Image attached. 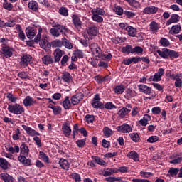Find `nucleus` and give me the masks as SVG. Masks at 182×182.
Returning a JSON list of instances; mask_svg holds the SVG:
<instances>
[{
    "label": "nucleus",
    "instance_id": "obj_1",
    "mask_svg": "<svg viewBox=\"0 0 182 182\" xmlns=\"http://www.w3.org/2000/svg\"><path fill=\"white\" fill-rule=\"evenodd\" d=\"M70 32L69 28H66V26H62L60 24H54L53 25V28H50V33L55 38H59L60 36V33H63L66 36L68 33Z\"/></svg>",
    "mask_w": 182,
    "mask_h": 182
},
{
    "label": "nucleus",
    "instance_id": "obj_2",
    "mask_svg": "<svg viewBox=\"0 0 182 182\" xmlns=\"http://www.w3.org/2000/svg\"><path fill=\"white\" fill-rule=\"evenodd\" d=\"M21 156H18V160L25 166H31V159H26L29 154V149L25 143H23L21 147Z\"/></svg>",
    "mask_w": 182,
    "mask_h": 182
},
{
    "label": "nucleus",
    "instance_id": "obj_3",
    "mask_svg": "<svg viewBox=\"0 0 182 182\" xmlns=\"http://www.w3.org/2000/svg\"><path fill=\"white\" fill-rule=\"evenodd\" d=\"M42 28L39 27L38 28V33L37 34L36 37L34 38V42L36 43H38V42H40V46L42 49H45L46 48V43H48V38L46 36H42ZM41 36H42V38L41 40Z\"/></svg>",
    "mask_w": 182,
    "mask_h": 182
},
{
    "label": "nucleus",
    "instance_id": "obj_4",
    "mask_svg": "<svg viewBox=\"0 0 182 182\" xmlns=\"http://www.w3.org/2000/svg\"><path fill=\"white\" fill-rule=\"evenodd\" d=\"M8 110L10 113H14V114H22L25 112L23 107L18 104L9 105Z\"/></svg>",
    "mask_w": 182,
    "mask_h": 182
},
{
    "label": "nucleus",
    "instance_id": "obj_5",
    "mask_svg": "<svg viewBox=\"0 0 182 182\" xmlns=\"http://www.w3.org/2000/svg\"><path fill=\"white\" fill-rule=\"evenodd\" d=\"M92 106L94 109H103V103L100 102L99 94L95 95L92 99Z\"/></svg>",
    "mask_w": 182,
    "mask_h": 182
},
{
    "label": "nucleus",
    "instance_id": "obj_6",
    "mask_svg": "<svg viewBox=\"0 0 182 182\" xmlns=\"http://www.w3.org/2000/svg\"><path fill=\"white\" fill-rule=\"evenodd\" d=\"M70 122L66 121L64 122L62 127V130L64 136L66 137H68V136H70L72 133V129H70Z\"/></svg>",
    "mask_w": 182,
    "mask_h": 182
},
{
    "label": "nucleus",
    "instance_id": "obj_7",
    "mask_svg": "<svg viewBox=\"0 0 182 182\" xmlns=\"http://www.w3.org/2000/svg\"><path fill=\"white\" fill-rule=\"evenodd\" d=\"M83 94L82 93H77L75 95H73L71 97V104L73 105V106L76 105H79L80 102H82V100H83Z\"/></svg>",
    "mask_w": 182,
    "mask_h": 182
},
{
    "label": "nucleus",
    "instance_id": "obj_8",
    "mask_svg": "<svg viewBox=\"0 0 182 182\" xmlns=\"http://www.w3.org/2000/svg\"><path fill=\"white\" fill-rule=\"evenodd\" d=\"M117 132L120 133H130L132 132V127L130 125L124 124L117 127Z\"/></svg>",
    "mask_w": 182,
    "mask_h": 182
},
{
    "label": "nucleus",
    "instance_id": "obj_9",
    "mask_svg": "<svg viewBox=\"0 0 182 182\" xmlns=\"http://www.w3.org/2000/svg\"><path fill=\"white\" fill-rule=\"evenodd\" d=\"M31 63H32V56H31V55H24L21 58L20 65L21 66H28V64Z\"/></svg>",
    "mask_w": 182,
    "mask_h": 182
},
{
    "label": "nucleus",
    "instance_id": "obj_10",
    "mask_svg": "<svg viewBox=\"0 0 182 182\" xmlns=\"http://www.w3.org/2000/svg\"><path fill=\"white\" fill-rule=\"evenodd\" d=\"M90 49H91V52H92L93 55H95L96 56L100 55V53L102 52V49H100L99 48V46L95 43H93L90 45Z\"/></svg>",
    "mask_w": 182,
    "mask_h": 182
},
{
    "label": "nucleus",
    "instance_id": "obj_11",
    "mask_svg": "<svg viewBox=\"0 0 182 182\" xmlns=\"http://www.w3.org/2000/svg\"><path fill=\"white\" fill-rule=\"evenodd\" d=\"M158 11H159V8L154 6L146 7L144 9V12L145 14H147V15H151V14H157Z\"/></svg>",
    "mask_w": 182,
    "mask_h": 182
},
{
    "label": "nucleus",
    "instance_id": "obj_12",
    "mask_svg": "<svg viewBox=\"0 0 182 182\" xmlns=\"http://www.w3.org/2000/svg\"><path fill=\"white\" fill-rule=\"evenodd\" d=\"M28 6L29 9L33 11V12H38L39 9V5L38 4V2L33 0L28 2Z\"/></svg>",
    "mask_w": 182,
    "mask_h": 182
},
{
    "label": "nucleus",
    "instance_id": "obj_13",
    "mask_svg": "<svg viewBox=\"0 0 182 182\" xmlns=\"http://www.w3.org/2000/svg\"><path fill=\"white\" fill-rule=\"evenodd\" d=\"M139 92L145 93V95H150L151 93V88L145 85H139L138 86Z\"/></svg>",
    "mask_w": 182,
    "mask_h": 182
},
{
    "label": "nucleus",
    "instance_id": "obj_14",
    "mask_svg": "<svg viewBox=\"0 0 182 182\" xmlns=\"http://www.w3.org/2000/svg\"><path fill=\"white\" fill-rule=\"evenodd\" d=\"M26 33L28 39H33L36 35V30L35 28H28L26 29Z\"/></svg>",
    "mask_w": 182,
    "mask_h": 182
},
{
    "label": "nucleus",
    "instance_id": "obj_15",
    "mask_svg": "<svg viewBox=\"0 0 182 182\" xmlns=\"http://www.w3.org/2000/svg\"><path fill=\"white\" fill-rule=\"evenodd\" d=\"M23 129L27 132L28 134H30V136H39V132L35 131L32 128L26 126V125H22Z\"/></svg>",
    "mask_w": 182,
    "mask_h": 182
},
{
    "label": "nucleus",
    "instance_id": "obj_16",
    "mask_svg": "<svg viewBox=\"0 0 182 182\" xmlns=\"http://www.w3.org/2000/svg\"><path fill=\"white\" fill-rule=\"evenodd\" d=\"M87 32L90 36H96L98 32L97 27L95 26H91L88 27Z\"/></svg>",
    "mask_w": 182,
    "mask_h": 182
},
{
    "label": "nucleus",
    "instance_id": "obj_17",
    "mask_svg": "<svg viewBox=\"0 0 182 182\" xmlns=\"http://www.w3.org/2000/svg\"><path fill=\"white\" fill-rule=\"evenodd\" d=\"M180 21V16L177 14H172L170 19L167 21L166 25H171V23H177Z\"/></svg>",
    "mask_w": 182,
    "mask_h": 182
},
{
    "label": "nucleus",
    "instance_id": "obj_18",
    "mask_svg": "<svg viewBox=\"0 0 182 182\" xmlns=\"http://www.w3.org/2000/svg\"><path fill=\"white\" fill-rule=\"evenodd\" d=\"M126 31L128 32V35L132 38H134L137 33V29L131 26L126 27Z\"/></svg>",
    "mask_w": 182,
    "mask_h": 182
},
{
    "label": "nucleus",
    "instance_id": "obj_19",
    "mask_svg": "<svg viewBox=\"0 0 182 182\" xmlns=\"http://www.w3.org/2000/svg\"><path fill=\"white\" fill-rule=\"evenodd\" d=\"M158 55L163 58L164 59H167L169 55V50L167 48H163L162 50H157Z\"/></svg>",
    "mask_w": 182,
    "mask_h": 182
},
{
    "label": "nucleus",
    "instance_id": "obj_20",
    "mask_svg": "<svg viewBox=\"0 0 182 182\" xmlns=\"http://www.w3.org/2000/svg\"><path fill=\"white\" fill-rule=\"evenodd\" d=\"M150 120H151V117L149 114H145L144 118L139 121V124H141V126H147Z\"/></svg>",
    "mask_w": 182,
    "mask_h": 182
},
{
    "label": "nucleus",
    "instance_id": "obj_21",
    "mask_svg": "<svg viewBox=\"0 0 182 182\" xmlns=\"http://www.w3.org/2000/svg\"><path fill=\"white\" fill-rule=\"evenodd\" d=\"M42 62L44 65H52L55 61L50 55H45L42 58Z\"/></svg>",
    "mask_w": 182,
    "mask_h": 182
},
{
    "label": "nucleus",
    "instance_id": "obj_22",
    "mask_svg": "<svg viewBox=\"0 0 182 182\" xmlns=\"http://www.w3.org/2000/svg\"><path fill=\"white\" fill-rule=\"evenodd\" d=\"M59 164L63 170H69V162L65 159H60Z\"/></svg>",
    "mask_w": 182,
    "mask_h": 182
},
{
    "label": "nucleus",
    "instance_id": "obj_23",
    "mask_svg": "<svg viewBox=\"0 0 182 182\" xmlns=\"http://www.w3.org/2000/svg\"><path fill=\"white\" fill-rule=\"evenodd\" d=\"M91 14L92 15H100L101 16H103V15H105V10L99 7H97L91 11Z\"/></svg>",
    "mask_w": 182,
    "mask_h": 182
},
{
    "label": "nucleus",
    "instance_id": "obj_24",
    "mask_svg": "<svg viewBox=\"0 0 182 182\" xmlns=\"http://www.w3.org/2000/svg\"><path fill=\"white\" fill-rule=\"evenodd\" d=\"M62 50L59 48L54 51V62H59L62 58Z\"/></svg>",
    "mask_w": 182,
    "mask_h": 182
},
{
    "label": "nucleus",
    "instance_id": "obj_25",
    "mask_svg": "<svg viewBox=\"0 0 182 182\" xmlns=\"http://www.w3.org/2000/svg\"><path fill=\"white\" fill-rule=\"evenodd\" d=\"M61 79H63L64 82H66V83H69L70 80H72V75H70V73L68 72H64L62 73Z\"/></svg>",
    "mask_w": 182,
    "mask_h": 182
},
{
    "label": "nucleus",
    "instance_id": "obj_26",
    "mask_svg": "<svg viewBox=\"0 0 182 182\" xmlns=\"http://www.w3.org/2000/svg\"><path fill=\"white\" fill-rule=\"evenodd\" d=\"M127 157L132 159V160H134V161H139V160H140V156H139V154H137L136 151L129 152Z\"/></svg>",
    "mask_w": 182,
    "mask_h": 182
},
{
    "label": "nucleus",
    "instance_id": "obj_27",
    "mask_svg": "<svg viewBox=\"0 0 182 182\" xmlns=\"http://www.w3.org/2000/svg\"><path fill=\"white\" fill-rule=\"evenodd\" d=\"M180 31H181V26L180 25H176L171 28L169 31V33H171V35H177V33H180Z\"/></svg>",
    "mask_w": 182,
    "mask_h": 182
},
{
    "label": "nucleus",
    "instance_id": "obj_28",
    "mask_svg": "<svg viewBox=\"0 0 182 182\" xmlns=\"http://www.w3.org/2000/svg\"><path fill=\"white\" fill-rule=\"evenodd\" d=\"M129 112H132V109H127V107H123L118 112V114L120 117H124V116L129 114Z\"/></svg>",
    "mask_w": 182,
    "mask_h": 182
},
{
    "label": "nucleus",
    "instance_id": "obj_29",
    "mask_svg": "<svg viewBox=\"0 0 182 182\" xmlns=\"http://www.w3.org/2000/svg\"><path fill=\"white\" fill-rule=\"evenodd\" d=\"M51 46L53 48H62L63 46V38L62 40H55L51 43Z\"/></svg>",
    "mask_w": 182,
    "mask_h": 182
},
{
    "label": "nucleus",
    "instance_id": "obj_30",
    "mask_svg": "<svg viewBox=\"0 0 182 182\" xmlns=\"http://www.w3.org/2000/svg\"><path fill=\"white\" fill-rule=\"evenodd\" d=\"M0 167H1L3 170H8V167H9V163H8L6 159L0 158Z\"/></svg>",
    "mask_w": 182,
    "mask_h": 182
},
{
    "label": "nucleus",
    "instance_id": "obj_31",
    "mask_svg": "<svg viewBox=\"0 0 182 182\" xmlns=\"http://www.w3.org/2000/svg\"><path fill=\"white\" fill-rule=\"evenodd\" d=\"M73 22L76 28H80L82 26V21L76 15L73 16Z\"/></svg>",
    "mask_w": 182,
    "mask_h": 182
},
{
    "label": "nucleus",
    "instance_id": "obj_32",
    "mask_svg": "<svg viewBox=\"0 0 182 182\" xmlns=\"http://www.w3.org/2000/svg\"><path fill=\"white\" fill-rule=\"evenodd\" d=\"M33 103H35V102L33 101V99H32V97H31L30 96H27L23 100V105L26 107H28V106H32V105H33Z\"/></svg>",
    "mask_w": 182,
    "mask_h": 182
},
{
    "label": "nucleus",
    "instance_id": "obj_33",
    "mask_svg": "<svg viewBox=\"0 0 182 182\" xmlns=\"http://www.w3.org/2000/svg\"><path fill=\"white\" fill-rule=\"evenodd\" d=\"M0 177L4 180V182H14V178L8 173H1Z\"/></svg>",
    "mask_w": 182,
    "mask_h": 182
},
{
    "label": "nucleus",
    "instance_id": "obj_34",
    "mask_svg": "<svg viewBox=\"0 0 182 182\" xmlns=\"http://www.w3.org/2000/svg\"><path fill=\"white\" fill-rule=\"evenodd\" d=\"M2 50L6 58L12 56V50L9 47H3Z\"/></svg>",
    "mask_w": 182,
    "mask_h": 182
},
{
    "label": "nucleus",
    "instance_id": "obj_35",
    "mask_svg": "<svg viewBox=\"0 0 182 182\" xmlns=\"http://www.w3.org/2000/svg\"><path fill=\"white\" fill-rule=\"evenodd\" d=\"M92 159L97 163V164H99L100 166H106V162L100 157L92 156Z\"/></svg>",
    "mask_w": 182,
    "mask_h": 182
},
{
    "label": "nucleus",
    "instance_id": "obj_36",
    "mask_svg": "<svg viewBox=\"0 0 182 182\" xmlns=\"http://www.w3.org/2000/svg\"><path fill=\"white\" fill-rule=\"evenodd\" d=\"M63 46H65L66 49H72V48H73L72 43L66 39V38H63Z\"/></svg>",
    "mask_w": 182,
    "mask_h": 182
},
{
    "label": "nucleus",
    "instance_id": "obj_37",
    "mask_svg": "<svg viewBox=\"0 0 182 182\" xmlns=\"http://www.w3.org/2000/svg\"><path fill=\"white\" fill-rule=\"evenodd\" d=\"M97 56V58H100L101 59H102V60H110V59H112V54H110V53L103 54L101 52Z\"/></svg>",
    "mask_w": 182,
    "mask_h": 182
},
{
    "label": "nucleus",
    "instance_id": "obj_38",
    "mask_svg": "<svg viewBox=\"0 0 182 182\" xmlns=\"http://www.w3.org/2000/svg\"><path fill=\"white\" fill-rule=\"evenodd\" d=\"M63 106L65 110H68V109H70V100H69V97H65V100L62 102Z\"/></svg>",
    "mask_w": 182,
    "mask_h": 182
},
{
    "label": "nucleus",
    "instance_id": "obj_39",
    "mask_svg": "<svg viewBox=\"0 0 182 182\" xmlns=\"http://www.w3.org/2000/svg\"><path fill=\"white\" fill-rule=\"evenodd\" d=\"M103 134L105 137H110L113 134V131L109 128V127H105L103 128Z\"/></svg>",
    "mask_w": 182,
    "mask_h": 182
},
{
    "label": "nucleus",
    "instance_id": "obj_40",
    "mask_svg": "<svg viewBox=\"0 0 182 182\" xmlns=\"http://www.w3.org/2000/svg\"><path fill=\"white\" fill-rule=\"evenodd\" d=\"M114 92L117 95H122L124 92V87L123 85H117L114 87Z\"/></svg>",
    "mask_w": 182,
    "mask_h": 182
},
{
    "label": "nucleus",
    "instance_id": "obj_41",
    "mask_svg": "<svg viewBox=\"0 0 182 182\" xmlns=\"http://www.w3.org/2000/svg\"><path fill=\"white\" fill-rule=\"evenodd\" d=\"M39 156H40V158L42 159L43 161H45V163H49V157L48 156V155H46V154H45V152L40 151Z\"/></svg>",
    "mask_w": 182,
    "mask_h": 182
},
{
    "label": "nucleus",
    "instance_id": "obj_42",
    "mask_svg": "<svg viewBox=\"0 0 182 182\" xmlns=\"http://www.w3.org/2000/svg\"><path fill=\"white\" fill-rule=\"evenodd\" d=\"M132 50L133 48H132V46H126L122 48V52L123 53H127V55H129V53H132Z\"/></svg>",
    "mask_w": 182,
    "mask_h": 182
},
{
    "label": "nucleus",
    "instance_id": "obj_43",
    "mask_svg": "<svg viewBox=\"0 0 182 182\" xmlns=\"http://www.w3.org/2000/svg\"><path fill=\"white\" fill-rule=\"evenodd\" d=\"M150 29L153 32H157V31H159V26L157 25V23L152 21L150 23Z\"/></svg>",
    "mask_w": 182,
    "mask_h": 182
},
{
    "label": "nucleus",
    "instance_id": "obj_44",
    "mask_svg": "<svg viewBox=\"0 0 182 182\" xmlns=\"http://www.w3.org/2000/svg\"><path fill=\"white\" fill-rule=\"evenodd\" d=\"M129 136L132 140L134 141L135 143H137V141L140 140V137L139 136V134L137 133L130 134Z\"/></svg>",
    "mask_w": 182,
    "mask_h": 182
},
{
    "label": "nucleus",
    "instance_id": "obj_45",
    "mask_svg": "<svg viewBox=\"0 0 182 182\" xmlns=\"http://www.w3.org/2000/svg\"><path fill=\"white\" fill-rule=\"evenodd\" d=\"M3 7L4 9H7V11H12V8H14V5L11 3H8L6 0L5 1V3L3 4Z\"/></svg>",
    "mask_w": 182,
    "mask_h": 182
},
{
    "label": "nucleus",
    "instance_id": "obj_46",
    "mask_svg": "<svg viewBox=\"0 0 182 182\" xmlns=\"http://www.w3.org/2000/svg\"><path fill=\"white\" fill-rule=\"evenodd\" d=\"M92 19L95 21V22H98L99 23L103 22V17L97 15H92Z\"/></svg>",
    "mask_w": 182,
    "mask_h": 182
},
{
    "label": "nucleus",
    "instance_id": "obj_47",
    "mask_svg": "<svg viewBox=\"0 0 182 182\" xmlns=\"http://www.w3.org/2000/svg\"><path fill=\"white\" fill-rule=\"evenodd\" d=\"M127 2L129 4V5H132L134 8H138V6H140V4L136 0H126Z\"/></svg>",
    "mask_w": 182,
    "mask_h": 182
},
{
    "label": "nucleus",
    "instance_id": "obj_48",
    "mask_svg": "<svg viewBox=\"0 0 182 182\" xmlns=\"http://www.w3.org/2000/svg\"><path fill=\"white\" fill-rule=\"evenodd\" d=\"M105 109H107V110H112V109H116V105H114V104L112 103V102H107V103L105 105Z\"/></svg>",
    "mask_w": 182,
    "mask_h": 182
},
{
    "label": "nucleus",
    "instance_id": "obj_49",
    "mask_svg": "<svg viewBox=\"0 0 182 182\" xmlns=\"http://www.w3.org/2000/svg\"><path fill=\"white\" fill-rule=\"evenodd\" d=\"M59 14H60V15H63V16H68V9H66L65 7H61L59 9Z\"/></svg>",
    "mask_w": 182,
    "mask_h": 182
},
{
    "label": "nucleus",
    "instance_id": "obj_50",
    "mask_svg": "<svg viewBox=\"0 0 182 182\" xmlns=\"http://www.w3.org/2000/svg\"><path fill=\"white\" fill-rule=\"evenodd\" d=\"M160 42L162 46H165V47L170 46V41H168L167 38H162L160 40Z\"/></svg>",
    "mask_w": 182,
    "mask_h": 182
},
{
    "label": "nucleus",
    "instance_id": "obj_51",
    "mask_svg": "<svg viewBox=\"0 0 182 182\" xmlns=\"http://www.w3.org/2000/svg\"><path fill=\"white\" fill-rule=\"evenodd\" d=\"M132 53H143V48L140 46H136L132 49Z\"/></svg>",
    "mask_w": 182,
    "mask_h": 182
},
{
    "label": "nucleus",
    "instance_id": "obj_52",
    "mask_svg": "<svg viewBox=\"0 0 182 182\" xmlns=\"http://www.w3.org/2000/svg\"><path fill=\"white\" fill-rule=\"evenodd\" d=\"M148 143H156V141H159V136H151L147 139Z\"/></svg>",
    "mask_w": 182,
    "mask_h": 182
},
{
    "label": "nucleus",
    "instance_id": "obj_53",
    "mask_svg": "<svg viewBox=\"0 0 182 182\" xmlns=\"http://www.w3.org/2000/svg\"><path fill=\"white\" fill-rule=\"evenodd\" d=\"M85 119H86V122H87V123H93V122H95V116L87 114L85 116Z\"/></svg>",
    "mask_w": 182,
    "mask_h": 182
},
{
    "label": "nucleus",
    "instance_id": "obj_54",
    "mask_svg": "<svg viewBox=\"0 0 182 182\" xmlns=\"http://www.w3.org/2000/svg\"><path fill=\"white\" fill-rule=\"evenodd\" d=\"M168 56L170 58H178V56L180 55H178V52L174 51L173 50H169Z\"/></svg>",
    "mask_w": 182,
    "mask_h": 182
},
{
    "label": "nucleus",
    "instance_id": "obj_55",
    "mask_svg": "<svg viewBox=\"0 0 182 182\" xmlns=\"http://www.w3.org/2000/svg\"><path fill=\"white\" fill-rule=\"evenodd\" d=\"M178 171H180V170L178 168H170L168 171V173L171 174V176H177V174L178 173Z\"/></svg>",
    "mask_w": 182,
    "mask_h": 182
},
{
    "label": "nucleus",
    "instance_id": "obj_56",
    "mask_svg": "<svg viewBox=\"0 0 182 182\" xmlns=\"http://www.w3.org/2000/svg\"><path fill=\"white\" fill-rule=\"evenodd\" d=\"M74 55L79 59H82V58H83V51H82V50H77L75 51Z\"/></svg>",
    "mask_w": 182,
    "mask_h": 182
},
{
    "label": "nucleus",
    "instance_id": "obj_57",
    "mask_svg": "<svg viewBox=\"0 0 182 182\" xmlns=\"http://www.w3.org/2000/svg\"><path fill=\"white\" fill-rule=\"evenodd\" d=\"M7 99L12 103H15V102H16V97H15V96L11 93H7Z\"/></svg>",
    "mask_w": 182,
    "mask_h": 182
},
{
    "label": "nucleus",
    "instance_id": "obj_58",
    "mask_svg": "<svg viewBox=\"0 0 182 182\" xmlns=\"http://www.w3.org/2000/svg\"><path fill=\"white\" fill-rule=\"evenodd\" d=\"M53 111L54 114H60V113H62V107L60 106H55L54 107Z\"/></svg>",
    "mask_w": 182,
    "mask_h": 182
},
{
    "label": "nucleus",
    "instance_id": "obj_59",
    "mask_svg": "<svg viewBox=\"0 0 182 182\" xmlns=\"http://www.w3.org/2000/svg\"><path fill=\"white\" fill-rule=\"evenodd\" d=\"M76 144L78 147H83L86 144V139H81L76 141Z\"/></svg>",
    "mask_w": 182,
    "mask_h": 182
},
{
    "label": "nucleus",
    "instance_id": "obj_60",
    "mask_svg": "<svg viewBox=\"0 0 182 182\" xmlns=\"http://www.w3.org/2000/svg\"><path fill=\"white\" fill-rule=\"evenodd\" d=\"M182 161V157H178L170 161L171 164H180Z\"/></svg>",
    "mask_w": 182,
    "mask_h": 182
},
{
    "label": "nucleus",
    "instance_id": "obj_61",
    "mask_svg": "<svg viewBox=\"0 0 182 182\" xmlns=\"http://www.w3.org/2000/svg\"><path fill=\"white\" fill-rule=\"evenodd\" d=\"M124 14L127 18H134V16H136V14L129 11H125Z\"/></svg>",
    "mask_w": 182,
    "mask_h": 182
},
{
    "label": "nucleus",
    "instance_id": "obj_62",
    "mask_svg": "<svg viewBox=\"0 0 182 182\" xmlns=\"http://www.w3.org/2000/svg\"><path fill=\"white\" fill-rule=\"evenodd\" d=\"M114 11L116 12L117 15H123V9L120 6H117Z\"/></svg>",
    "mask_w": 182,
    "mask_h": 182
},
{
    "label": "nucleus",
    "instance_id": "obj_63",
    "mask_svg": "<svg viewBox=\"0 0 182 182\" xmlns=\"http://www.w3.org/2000/svg\"><path fill=\"white\" fill-rule=\"evenodd\" d=\"M141 177H143L144 178H149L150 176H151V173L150 172H140Z\"/></svg>",
    "mask_w": 182,
    "mask_h": 182
},
{
    "label": "nucleus",
    "instance_id": "obj_64",
    "mask_svg": "<svg viewBox=\"0 0 182 182\" xmlns=\"http://www.w3.org/2000/svg\"><path fill=\"white\" fill-rule=\"evenodd\" d=\"M132 182H150L149 179H132Z\"/></svg>",
    "mask_w": 182,
    "mask_h": 182
}]
</instances>
